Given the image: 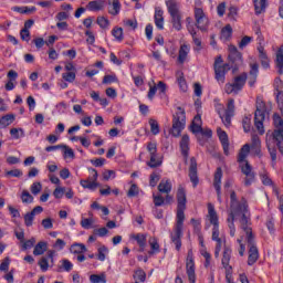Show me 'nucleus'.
Segmentation results:
<instances>
[{
  "label": "nucleus",
  "instance_id": "f257e3e1",
  "mask_svg": "<svg viewBox=\"0 0 283 283\" xmlns=\"http://www.w3.org/2000/svg\"><path fill=\"white\" fill-rule=\"evenodd\" d=\"M235 220H239L242 231L245 233V238L253 235V228H251V212H230L228 214V227L230 229L231 238H235ZM244 220V221H243Z\"/></svg>",
  "mask_w": 283,
  "mask_h": 283
},
{
  "label": "nucleus",
  "instance_id": "f03ea898",
  "mask_svg": "<svg viewBox=\"0 0 283 283\" xmlns=\"http://www.w3.org/2000/svg\"><path fill=\"white\" fill-rule=\"evenodd\" d=\"M186 126L187 115L185 113V108L178 106L177 112L172 115V127L169 129V134H171L174 138H179Z\"/></svg>",
  "mask_w": 283,
  "mask_h": 283
},
{
  "label": "nucleus",
  "instance_id": "7ed1b4c3",
  "mask_svg": "<svg viewBox=\"0 0 283 283\" xmlns=\"http://www.w3.org/2000/svg\"><path fill=\"white\" fill-rule=\"evenodd\" d=\"M187 207H177V223L175 228V233L171 234V242H174L176 250L180 251V248L182 247V241L180 238H182V227L185 222V210Z\"/></svg>",
  "mask_w": 283,
  "mask_h": 283
},
{
  "label": "nucleus",
  "instance_id": "20e7f679",
  "mask_svg": "<svg viewBox=\"0 0 283 283\" xmlns=\"http://www.w3.org/2000/svg\"><path fill=\"white\" fill-rule=\"evenodd\" d=\"M255 107L254 126L262 136V134H264V119L266 118V103H264L262 97H256Z\"/></svg>",
  "mask_w": 283,
  "mask_h": 283
},
{
  "label": "nucleus",
  "instance_id": "39448f33",
  "mask_svg": "<svg viewBox=\"0 0 283 283\" xmlns=\"http://www.w3.org/2000/svg\"><path fill=\"white\" fill-rule=\"evenodd\" d=\"M230 212L243 213V222L247 220V213H250L247 198L242 197L241 200H238V195L233 190L230 193Z\"/></svg>",
  "mask_w": 283,
  "mask_h": 283
},
{
  "label": "nucleus",
  "instance_id": "423d86ee",
  "mask_svg": "<svg viewBox=\"0 0 283 283\" xmlns=\"http://www.w3.org/2000/svg\"><path fill=\"white\" fill-rule=\"evenodd\" d=\"M168 12L171 17V23L175 30H182V17L180 15V10L178 8V2L170 0L166 2Z\"/></svg>",
  "mask_w": 283,
  "mask_h": 283
},
{
  "label": "nucleus",
  "instance_id": "0eeeda50",
  "mask_svg": "<svg viewBox=\"0 0 283 283\" xmlns=\"http://www.w3.org/2000/svg\"><path fill=\"white\" fill-rule=\"evenodd\" d=\"M147 151L150 156V160L146 163L147 167H150V169L160 167L163 165V156L158 154V145H156V143L149 142L147 144Z\"/></svg>",
  "mask_w": 283,
  "mask_h": 283
},
{
  "label": "nucleus",
  "instance_id": "6e6552de",
  "mask_svg": "<svg viewBox=\"0 0 283 283\" xmlns=\"http://www.w3.org/2000/svg\"><path fill=\"white\" fill-rule=\"evenodd\" d=\"M231 253H232L231 248L224 245L223 252H222L221 264L226 271V280L228 283H233V281H231V277H233V266H231V264H230Z\"/></svg>",
  "mask_w": 283,
  "mask_h": 283
},
{
  "label": "nucleus",
  "instance_id": "1a4fd4ad",
  "mask_svg": "<svg viewBox=\"0 0 283 283\" xmlns=\"http://www.w3.org/2000/svg\"><path fill=\"white\" fill-rule=\"evenodd\" d=\"M210 224L213 226L212 228V240L216 242L217 240H221L220 238V223L218 221V212H216V208L213 205L208 203V216H207Z\"/></svg>",
  "mask_w": 283,
  "mask_h": 283
},
{
  "label": "nucleus",
  "instance_id": "9d476101",
  "mask_svg": "<svg viewBox=\"0 0 283 283\" xmlns=\"http://www.w3.org/2000/svg\"><path fill=\"white\" fill-rule=\"evenodd\" d=\"M247 84V73H242L234 77L233 83H228L224 86V90L228 94H238L242 92V87Z\"/></svg>",
  "mask_w": 283,
  "mask_h": 283
},
{
  "label": "nucleus",
  "instance_id": "9b49d317",
  "mask_svg": "<svg viewBox=\"0 0 283 283\" xmlns=\"http://www.w3.org/2000/svg\"><path fill=\"white\" fill-rule=\"evenodd\" d=\"M245 240L249 247L248 264L249 266H253V264L258 262V259L260 258V252L255 245V237L251 234L250 237H247Z\"/></svg>",
  "mask_w": 283,
  "mask_h": 283
},
{
  "label": "nucleus",
  "instance_id": "f8f14e48",
  "mask_svg": "<svg viewBox=\"0 0 283 283\" xmlns=\"http://www.w3.org/2000/svg\"><path fill=\"white\" fill-rule=\"evenodd\" d=\"M256 34H258V41H259V46L256 49L259 52V59L261 61L262 67L268 70V67H270L271 61L269 60V55H266V51L262 45V43L264 42V36H262V32L260 30L256 31Z\"/></svg>",
  "mask_w": 283,
  "mask_h": 283
},
{
  "label": "nucleus",
  "instance_id": "ddd939ff",
  "mask_svg": "<svg viewBox=\"0 0 283 283\" xmlns=\"http://www.w3.org/2000/svg\"><path fill=\"white\" fill-rule=\"evenodd\" d=\"M186 273L190 283H196V262L193 261V250H189L186 259Z\"/></svg>",
  "mask_w": 283,
  "mask_h": 283
},
{
  "label": "nucleus",
  "instance_id": "4468645a",
  "mask_svg": "<svg viewBox=\"0 0 283 283\" xmlns=\"http://www.w3.org/2000/svg\"><path fill=\"white\" fill-rule=\"evenodd\" d=\"M233 64L231 62H228L226 64L222 65H217L214 67V78L216 81H218V83H220L221 85L224 84L226 81V76H227V72H229V70H231V67L235 71L238 70V67L235 69V66H232Z\"/></svg>",
  "mask_w": 283,
  "mask_h": 283
},
{
  "label": "nucleus",
  "instance_id": "2eb2a0df",
  "mask_svg": "<svg viewBox=\"0 0 283 283\" xmlns=\"http://www.w3.org/2000/svg\"><path fill=\"white\" fill-rule=\"evenodd\" d=\"M90 172H91V177H88L87 179H82L80 181V185L84 189H90L91 191H96V188L98 187V182H96L98 180V171H96V169L92 168V169H90Z\"/></svg>",
  "mask_w": 283,
  "mask_h": 283
},
{
  "label": "nucleus",
  "instance_id": "dca6fc26",
  "mask_svg": "<svg viewBox=\"0 0 283 283\" xmlns=\"http://www.w3.org/2000/svg\"><path fill=\"white\" fill-rule=\"evenodd\" d=\"M195 19H196V27L201 32H205L209 27V18L205 14V11L201 8L195 9Z\"/></svg>",
  "mask_w": 283,
  "mask_h": 283
},
{
  "label": "nucleus",
  "instance_id": "f3484780",
  "mask_svg": "<svg viewBox=\"0 0 283 283\" xmlns=\"http://www.w3.org/2000/svg\"><path fill=\"white\" fill-rule=\"evenodd\" d=\"M229 52V63H231L232 67L234 69L240 67V65L242 64V53L238 51V48H235V45H230Z\"/></svg>",
  "mask_w": 283,
  "mask_h": 283
},
{
  "label": "nucleus",
  "instance_id": "a211bd4d",
  "mask_svg": "<svg viewBox=\"0 0 283 283\" xmlns=\"http://www.w3.org/2000/svg\"><path fill=\"white\" fill-rule=\"evenodd\" d=\"M221 185H222V168L218 167L214 172L213 187L217 191V197L219 202H222Z\"/></svg>",
  "mask_w": 283,
  "mask_h": 283
},
{
  "label": "nucleus",
  "instance_id": "6ab92c4d",
  "mask_svg": "<svg viewBox=\"0 0 283 283\" xmlns=\"http://www.w3.org/2000/svg\"><path fill=\"white\" fill-rule=\"evenodd\" d=\"M189 178L190 182H192L193 187H198V163L196 161V158H190V166H189Z\"/></svg>",
  "mask_w": 283,
  "mask_h": 283
},
{
  "label": "nucleus",
  "instance_id": "aec40b11",
  "mask_svg": "<svg viewBox=\"0 0 283 283\" xmlns=\"http://www.w3.org/2000/svg\"><path fill=\"white\" fill-rule=\"evenodd\" d=\"M188 32H190L192 36V42H193V51L197 53H200L202 51V38L198 35L196 30L191 27H188Z\"/></svg>",
  "mask_w": 283,
  "mask_h": 283
},
{
  "label": "nucleus",
  "instance_id": "412c9836",
  "mask_svg": "<svg viewBox=\"0 0 283 283\" xmlns=\"http://www.w3.org/2000/svg\"><path fill=\"white\" fill-rule=\"evenodd\" d=\"M217 134L223 147V154L229 156V135H227V132L222 130V128H217Z\"/></svg>",
  "mask_w": 283,
  "mask_h": 283
},
{
  "label": "nucleus",
  "instance_id": "4be33fe9",
  "mask_svg": "<svg viewBox=\"0 0 283 283\" xmlns=\"http://www.w3.org/2000/svg\"><path fill=\"white\" fill-rule=\"evenodd\" d=\"M266 140H271L272 145H283V129H274L271 135H266Z\"/></svg>",
  "mask_w": 283,
  "mask_h": 283
},
{
  "label": "nucleus",
  "instance_id": "5701e85b",
  "mask_svg": "<svg viewBox=\"0 0 283 283\" xmlns=\"http://www.w3.org/2000/svg\"><path fill=\"white\" fill-rule=\"evenodd\" d=\"M49 260L51 262H54V251H49L46 256H42L40 259L38 264H39L41 271L45 272V271H48V269H50Z\"/></svg>",
  "mask_w": 283,
  "mask_h": 283
},
{
  "label": "nucleus",
  "instance_id": "b1692460",
  "mask_svg": "<svg viewBox=\"0 0 283 283\" xmlns=\"http://www.w3.org/2000/svg\"><path fill=\"white\" fill-rule=\"evenodd\" d=\"M132 238L133 240H136L139 247V252L143 253L145 251V248L147 247V234H133Z\"/></svg>",
  "mask_w": 283,
  "mask_h": 283
},
{
  "label": "nucleus",
  "instance_id": "393cba45",
  "mask_svg": "<svg viewBox=\"0 0 283 283\" xmlns=\"http://www.w3.org/2000/svg\"><path fill=\"white\" fill-rule=\"evenodd\" d=\"M180 149L184 158H189V135H184L180 140Z\"/></svg>",
  "mask_w": 283,
  "mask_h": 283
},
{
  "label": "nucleus",
  "instance_id": "a878e982",
  "mask_svg": "<svg viewBox=\"0 0 283 283\" xmlns=\"http://www.w3.org/2000/svg\"><path fill=\"white\" fill-rule=\"evenodd\" d=\"M177 207H187V192L182 186H179L177 190Z\"/></svg>",
  "mask_w": 283,
  "mask_h": 283
},
{
  "label": "nucleus",
  "instance_id": "bb28decb",
  "mask_svg": "<svg viewBox=\"0 0 283 283\" xmlns=\"http://www.w3.org/2000/svg\"><path fill=\"white\" fill-rule=\"evenodd\" d=\"M164 12L161 9L155 10V25L158 30H165V18L163 17Z\"/></svg>",
  "mask_w": 283,
  "mask_h": 283
},
{
  "label": "nucleus",
  "instance_id": "cd10ccee",
  "mask_svg": "<svg viewBox=\"0 0 283 283\" xmlns=\"http://www.w3.org/2000/svg\"><path fill=\"white\" fill-rule=\"evenodd\" d=\"M105 8V0H93L88 2L87 10L91 12H98Z\"/></svg>",
  "mask_w": 283,
  "mask_h": 283
},
{
  "label": "nucleus",
  "instance_id": "c85d7f7f",
  "mask_svg": "<svg viewBox=\"0 0 283 283\" xmlns=\"http://www.w3.org/2000/svg\"><path fill=\"white\" fill-rule=\"evenodd\" d=\"M17 116L14 114H7L0 118V129H6V127H10L13 120H15Z\"/></svg>",
  "mask_w": 283,
  "mask_h": 283
},
{
  "label": "nucleus",
  "instance_id": "c756f323",
  "mask_svg": "<svg viewBox=\"0 0 283 283\" xmlns=\"http://www.w3.org/2000/svg\"><path fill=\"white\" fill-rule=\"evenodd\" d=\"M275 66L279 70V74H283V44L276 52Z\"/></svg>",
  "mask_w": 283,
  "mask_h": 283
},
{
  "label": "nucleus",
  "instance_id": "7c9ffc66",
  "mask_svg": "<svg viewBox=\"0 0 283 283\" xmlns=\"http://www.w3.org/2000/svg\"><path fill=\"white\" fill-rule=\"evenodd\" d=\"M266 147L271 156V160L273 165H275V160H277V148L275 147V144L271 143V139H266Z\"/></svg>",
  "mask_w": 283,
  "mask_h": 283
},
{
  "label": "nucleus",
  "instance_id": "2f4dec72",
  "mask_svg": "<svg viewBox=\"0 0 283 283\" xmlns=\"http://www.w3.org/2000/svg\"><path fill=\"white\" fill-rule=\"evenodd\" d=\"M159 193H171V181L163 179L158 185Z\"/></svg>",
  "mask_w": 283,
  "mask_h": 283
},
{
  "label": "nucleus",
  "instance_id": "473e14b6",
  "mask_svg": "<svg viewBox=\"0 0 283 283\" xmlns=\"http://www.w3.org/2000/svg\"><path fill=\"white\" fill-rule=\"evenodd\" d=\"M71 253L81 255V253H87V248L83 243H74L70 249Z\"/></svg>",
  "mask_w": 283,
  "mask_h": 283
},
{
  "label": "nucleus",
  "instance_id": "72a5a7b5",
  "mask_svg": "<svg viewBox=\"0 0 283 283\" xmlns=\"http://www.w3.org/2000/svg\"><path fill=\"white\" fill-rule=\"evenodd\" d=\"M249 151H251V146L249 144L243 145L238 156V163H244L247 156H249Z\"/></svg>",
  "mask_w": 283,
  "mask_h": 283
},
{
  "label": "nucleus",
  "instance_id": "f704fd0d",
  "mask_svg": "<svg viewBox=\"0 0 283 283\" xmlns=\"http://www.w3.org/2000/svg\"><path fill=\"white\" fill-rule=\"evenodd\" d=\"M90 282L91 283H107V275L105 274V272H102L101 274H91Z\"/></svg>",
  "mask_w": 283,
  "mask_h": 283
},
{
  "label": "nucleus",
  "instance_id": "c9c22d12",
  "mask_svg": "<svg viewBox=\"0 0 283 283\" xmlns=\"http://www.w3.org/2000/svg\"><path fill=\"white\" fill-rule=\"evenodd\" d=\"M133 279L135 280V282H145L147 280V273L145 272V270L138 268L134 271Z\"/></svg>",
  "mask_w": 283,
  "mask_h": 283
},
{
  "label": "nucleus",
  "instance_id": "e433bc0d",
  "mask_svg": "<svg viewBox=\"0 0 283 283\" xmlns=\"http://www.w3.org/2000/svg\"><path fill=\"white\" fill-rule=\"evenodd\" d=\"M255 14H262L266 10V0H253Z\"/></svg>",
  "mask_w": 283,
  "mask_h": 283
},
{
  "label": "nucleus",
  "instance_id": "4c0bfd02",
  "mask_svg": "<svg viewBox=\"0 0 283 283\" xmlns=\"http://www.w3.org/2000/svg\"><path fill=\"white\" fill-rule=\"evenodd\" d=\"M188 54H189V45L182 44L179 49V55H178L179 63H185V61H187Z\"/></svg>",
  "mask_w": 283,
  "mask_h": 283
},
{
  "label": "nucleus",
  "instance_id": "58836bf2",
  "mask_svg": "<svg viewBox=\"0 0 283 283\" xmlns=\"http://www.w3.org/2000/svg\"><path fill=\"white\" fill-rule=\"evenodd\" d=\"M233 34V28H231V24H227L222 30H221V36L220 39L222 41H229L231 39V35Z\"/></svg>",
  "mask_w": 283,
  "mask_h": 283
},
{
  "label": "nucleus",
  "instance_id": "ea45409f",
  "mask_svg": "<svg viewBox=\"0 0 283 283\" xmlns=\"http://www.w3.org/2000/svg\"><path fill=\"white\" fill-rule=\"evenodd\" d=\"M45 251H48V243L40 241L33 250V255H43Z\"/></svg>",
  "mask_w": 283,
  "mask_h": 283
},
{
  "label": "nucleus",
  "instance_id": "a19ab883",
  "mask_svg": "<svg viewBox=\"0 0 283 283\" xmlns=\"http://www.w3.org/2000/svg\"><path fill=\"white\" fill-rule=\"evenodd\" d=\"M252 144H251V149L255 150L256 156H260V147L262 145V142H260V137L258 135H252Z\"/></svg>",
  "mask_w": 283,
  "mask_h": 283
},
{
  "label": "nucleus",
  "instance_id": "79ce46f5",
  "mask_svg": "<svg viewBox=\"0 0 283 283\" xmlns=\"http://www.w3.org/2000/svg\"><path fill=\"white\" fill-rule=\"evenodd\" d=\"M148 123L150 125L151 134L158 136V134H160V125H158V120L150 118Z\"/></svg>",
  "mask_w": 283,
  "mask_h": 283
},
{
  "label": "nucleus",
  "instance_id": "37998d69",
  "mask_svg": "<svg viewBox=\"0 0 283 283\" xmlns=\"http://www.w3.org/2000/svg\"><path fill=\"white\" fill-rule=\"evenodd\" d=\"M109 14H113V17H116L118 12H120V1L118 0H113V3L111 8L108 9Z\"/></svg>",
  "mask_w": 283,
  "mask_h": 283
},
{
  "label": "nucleus",
  "instance_id": "c03bdc74",
  "mask_svg": "<svg viewBox=\"0 0 283 283\" xmlns=\"http://www.w3.org/2000/svg\"><path fill=\"white\" fill-rule=\"evenodd\" d=\"M10 135L15 140H19V138H23V136H25V132L23 130V128H11Z\"/></svg>",
  "mask_w": 283,
  "mask_h": 283
},
{
  "label": "nucleus",
  "instance_id": "a18cd8bd",
  "mask_svg": "<svg viewBox=\"0 0 283 283\" xmlns=\"http://www.w3.org/2000/svg\"><path fill=\"white\" fill-rule=\"evenodd\" d=\"M109 252V250L107 249V247L102 245L98 248L97 250V260H99V262H105V258L107 255V253Z\"/></svg>",
  "mask_w": 283,
  "mask_h": 283
},
{
  "label": "nucleus",
  "instance_id": "49530a36",
  "mask_svg": "<svg viewBox=\"0 0 283 283\" xmlns=\"http://www.w3.org/2000/svg\"><path fill=\"white\" fill-rule=\"evenodd\" d=\"M21 200L25 205H30V203L34 202V197H32V195H30V192L28 190H23L22 195H21Z\"/></svg>",
  "mask_w": 283,
  "mask_h": 283
},
{
  "label": "nucleus",
  "instance_id": "de8ad7c7",
  "mask_svg": "<svg viewBox=\"0 0 283 283\" xmlns=\"http://www.w3.org/2000/svg\"><path fill=\"white\" fill-rule=\"evenodd\" d=\"M273 124H274L275 129H283V119H282V116H280V114L274 113Z\"/></svg>",
  "mask_w": 283,
  "mask_h": 283
},
{
  "label": "nucleus",
  "instance_id": "09e8293b",
  "mask_svg": "<svg viewBox=\"0 0 283 283\" xmlns=\"http://www.w3.org/2000/svg\"><path fill=\"white\" fill-rule=\"evenodd\" d=\"M102 83H103L104 85H109V84H112V83H118V77L116 76V74L105 75V76L103 77Z\"/></svg>",
  "mask_w": 283,
  "mask_h": 283
},
{
  "label": "nucleus",
  "instance_id": "8fccbe9b",
  "mask_svg": "<svg viewBox=\"0 0 283 283\" xmlns=\"http://www.w3.org/2000/svg\"><path fill=\"white\" fill-rule=\"evenodd\" d=\"M260 178L262 180V184L266 187H271V185H273V180L269 178V172L266 170L260 174Z\"/></svg>",
  "mask_w": 283,
  "mask_h": 283
},
{
  "label": "nucleus",
  "instance_id": "3c124183",
  "mask_svg": "<svg viewBox=\"0 0 283 283\" xmlns=\"http://www.w3.org/2000/svg\"><path fill=\"white\" fill-rule=\"evenodd\" d=\"M242 125L245 134H249V132H251V115L243 117Z\"/></svg>",
  "mask_w": 283,
  "mask_h": 283
},
{
  "label": "nucleus",
  "instance_id": "603ef678",
  "mask_svg": "<svg viewBox=\"0 0 283 283\" xmlns=\"http://www.w3.org/2000/svg\"><path fill=\"white\" fill-rule=\"evenodd\" d=\"M149 245L151 251H155V253H160V244H158V239L156 238H150L149 239Z\"/></svg>",
  "mask_w": 283,
  "mask_h": 283
},
{
  "label": "nucleus",
  "instance_id": "864d4df0",
  "mask_svg": "<svg viewBox=\"0 0 283 283\" xmlns=\"http://www.w3.org/2000/svg\"><path fill=\"white\" fill-rule=\"evenodd\" d=\"M62 77L67 83H74V81H76V73L74 71H71V72H67V73H63Z\"/></svg>",
  "mask_w": 283,
  "mask_h": 283
},
{
  "label": "nucleus",
  "instance_id": "5fc2aeb1",
  "mask_svg": "<svg viewBox=\"0 0 283 283\" xmlns=\"http://www.w3.org/2000/svg\"><path fill=\"white\" fill-rule=\"evenodd\" d=\"M96 23L103 30H105V28H109V20L105 17H97Z\"/></svg>",
  "mask_w": 283,
  "mask_h": 283
},
{
  "label": "nucleus",
  "instance_id": "6e6d98bb",
  "mask_svg": "<svg viewBox=\"0 0 283 283\" xmlns=\"http://www.w3.org/2000/svg\"><path fill=\"white\" fill-rule=\"evenodd\" d=\"M219 116H220V118H221V120H222V123L226 127H231V117L233 115H231L229 113H224V115H222V114L219 113Z\"/></svg>",
  "mask_w": 283,
  "mask_h": 283
},
{
  "label": "nucleus",
  "instance_id": "4d7b16f0",
  "mask_svg": "<svg viewBox=\"0 0 283 283\" xmlns=\"http://www.w3.org/2000/svg\"><path fill=\"white\" fill-rule=\"evenodd\" d=\"M113 36L116 39V41H123V28H114L112 31Z\"/></svg>",
  "mask_w": 283,
  "mask_h": 283
},
{
  "label": "nucleus",
  "instance_id": "13d9d810",
  "mask_svg": "<svg viewBox=\"0 0 283 283\" xmlns=\"http://www.w3.org/2000/svg\"><path fill=\"white\" fill-rule=\"evenodd\" d=\"M155 207H163L165 205V198L163 195H153Z\"/></svg>",
  "mask_w": 283,
  "mask_h": 283
},
{
  "label": "nucleus",
  "instance_id": "bf43d9fd",
  "mask_svg": "<svg viewBox=\"0 0 283 283\" xmlns=\"http://www.w3.org/2000/svg\"><path fill=\"white\" fill-rule=\"evenodd\" d=\"M93 224H94V219H92V218H84L81 221V227L83 229H92Z\"/></svg>",
  "mask_w": 283,
  "mask_h": 283
},
{
  "label": "nucleus",
  "instance_id": "052dcab7",
  "mask_svg": "<svg viewBox=\"0 0 283 283\" xmlns=\"http://www.w3.org/2000/svg\"><path fill=\"white\" fill-rule=\"evenodd\" d=\"M241 171L245 176H250L251 174H254L253 168L251 167L249 161H245V164L243 166H241Z\"/></svg>",
  "mask_w": 283,
  "mask_h": 283
},
{
  "label": "nucleus",
  "instance_id": "680f3d73",
  "mask_svg": "<svg viewBox=\"0 0 283 283\" xmlns=\"http://www.w3.org/2000/svg\"><path fill=\"white\" fill-rule=\"evenodd\" d=\"M252 182H255V172H252L250 175H245L244 186L245 187H251Z\"/></svg>",
  "mask_w": 283,
  "mask_h": 283
},
{
  "label": "nucleus",
  "instance_id": "e2e57ef3",
  "mask_svg": "<svg viewBox=\"0 0 283 283\" xmlns=\"http://www.w3.org/2000/svg\"><path fill=\"white\" fill-rule=\"evenodd\" d=\"M250 67H251L250 76L252 78H258V72H259L260 65L258 63H252V64H250Z\"/></svg>",
  "mask_w": 283,
  "mask_h": 283
},
{
  "label": "nucleus",
  "instance_id": "0e129e2a",
  "mask_svg": "<svg viewBox=\"0 0 283 283\" xmlns=\"http://www.w3.org/2000/svg\"><path fill=\"white\" fill-rule=\"evenodd\" d=\"M32 222H34V213L28 212L24 216V224H25V227H32Z\"/></svg>",
  "mask_w": 283,
  "mask_h": 283
},
{
  "label": "nucleus",
  "instance_id": "69168bd1",
  "mask_svg": "<svg viewBox=\"0 0 283 283\" xmlns=\"http://www.w3.org/2000/svg\"><path fill=\"white\" fill-rule=\"evenodd\" d=\"M65 195V188L63 187H57L55 188V190L53 191V196L54 198H56L57 200L63 198V196Z\"/></svg>",
  "mask_w": 283,
  "mask_h": 283
},
{
  "label": "nucleus",
  "instance_id": "338daca9",
  "mask_svg": "<svg viewBox=\"0 0 283 283\" xmlns=\"http://www.w3.org/2000/svg\"><path fill=\"white\" fill-rule=\"evenodd\" d=\"M62 149L64 151V158H74V150L67 146H62Z\"/></svg>",
  "mask_w": 283,
  "mask_h": 283
},
{
  "label": "nucleus",
  "instance_id": "774afa93",
  "mask_svg": "<svg viewBox=\"0 0 283 283\" xmlns=\"http://www.w3.org/2000/svg\"><path fill=\"white\" fill-rule=\"evenodd\" d=\"M10 269V259L9 256L4 258L3 261L0 264V271L8 272Z\"/></svg>",
  "mask_w": 283,
  "mask_h": 283
}]
</instances>
